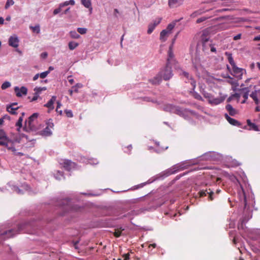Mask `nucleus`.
<instances>
[{
  "label": "nucleus",
  "mask_w": 260,
  "mask_h": 260,
  "mask_svg": "<svg viewBox=\"0 0 260 260\" xmlns=\"http://www.w3.org/2000/svg\"><path fill=\"white\" fill-rule=\"evenodd\" d=\"M9 138L3 129H0V145L5 146L8 150L15 152L16 150L14 146H10Z\"/></svg>",
  "instance_id": "obj_1"
},
{
  "label": "nucleus",
  "mask_w": 260,
  "mask_h": 260,
  "mask_svg": "<svg viewBox=\"0 0 260 260\" xmlns=\"http://www.w3.org/2000/svg\"><path fill=\"white\" fill-rule=\"evenodd\" d=\"M187 163L188 162L187 161H185L174 165L172 167L166 171L167 176L174 174L179 171L183 170L187 168V167L189 166V165H187Z\"/></svg>",
  "instance_id": "obj_2"
},
{
  "label": "nucleus",
  "mask_w": 260,
  "mask_h": 260,
  "mask_svg": "<svg viewBox=\"0 0 260 260\" xmlns=\"http://www.w3.org/2000/svg\"><path fill=\"white\" fill-rule=\"evenodd\" d=\"M58 205L62 207H66V210L76 211L79 208V206L75 204L71 200L68 198L60 200L58 203Z\"/></svg>",
  "instance_id": "obj_3"
},
{
  "label": "nucleus",
  "mask_w": 260,
  "mask_h": 260,
  "mask_svg": "<svg viewBox=\"0 0 260 260\" xmlns=\"http://www.w3.org/2000/svg\"><path fill=\"white\" fill-rule=\"evenodd\" d=\"M248 95L252 98L255 104H258L260 103V89L258 90L254 89L251 91L249 89L245 88V100L248 98Z\"/></svg>",
  "instance_id": "obj_4"
},
{
  "label": "nucleus",
  "mask_w": 260,
  "mask_h": 260,
  "mask_svg": "<svg viewBox=\"0 0 260 260\" xmlns=\"http://www.w3.org/2000/svg\"><path fill=\"white\" fill-rule=\"evenodd\" d=\"M39 114L35 113L31 115L28 119L26 120L25 125L26 128H29L31 131H35L36 127L35 126V120L38 118Z\"/></svg>",
  "instance_id": "obj_5"
},
{
  "label": "nucleus",
  "mask_w": 260,
  "mask_h": 260,
  "mask_svg": "<svg viewBox=\"0 0 260 260\" xmlns=\"http://www.w3.org/2000/svg\"><path fill=\"white\" fill-rule=\"evenodd\" d=\"M159 75L164 80H169L173 76L171 68L170 67V64H167L166 67L159 72Z\"/></svg>",
  "instance_id": "obj_6"
},
{
  "label": "nucleus",
  "mask_w": 260,
  "mask_h": 260,
  "mask_svg": "<svg viewBox=\"0 0 260 260\" xmlns=\"http://www.w3.org/2000/svg\"><path fill=\"white\" fill-rule=\"evenodd\" d=\"M163 110L166 112L175 113L180 116L183 114V111L179 107L170 104L164 105Z\"/></svg>",
  "instance_id": "obj_7"
},
{
  "label": "nucleus",
  "mask_w": 260,
  "mask_h": 260,
  "mask_svg": "<svg viewBox=\"0 0 260 260\" xmlns=\"http://www.w3.org/2000/svg\"><path fill=\"white\" fill-rule=\"evenodd\" d=\"M161 20V18H157L153 20L152 22L150 23L148 25L147 33L148 34H151L153 31V30L155 29V27L160 23Z\"/></svg>",
  "instance_id": "obj_8"
},
{
  "label": "nucleus",
  "mask_w": 260,
  "mask_h": 260,
  "mask_svg": "<svg viewBox=\"0 0 260 260\" xmlns=\"http://www.w3.org/2000/svg\"><path fill=\"white\" fill-rule=\"evenodd\" d=\"M14 91L17 97H21L23 95H26L27 93V89L25 86H22L19 88L18 86L14 87Z\"/></svg>",
  "instance_id": "obj_9"
},
{
  "label": "nucleus",
  "mask_w": 260,
  "mask_h": 260,
  "mask_svg": "<svg viewBox=\"0 0 260 260\" xmlns=\"http://www.w3.org/2000/svg\"><path fill=\"white\" fill-rule=\"evenodd\" d=\"M199 194L200 197H204L207 196L208 199L210 201H212L214 199L213 196L214 193L210 189L209 191L207 190H202L199 192Z\"/></svg>",
  "instance_id": "obj_10"
},
{
  "label": "nucleus",
  "mask_w": 260,
  "mask_h": 260,
  "mask_svg": "<svg viewBox=\"0 0 260 260\" xmlns=\"http://www.w3.org/2000/svg\"><path fill=\"white\" fill-rule=\"evenodd\" d=\"M202 46H203V51L205 52H208L209 50L210 49V47L212 46V43L207 38L204 39L202 38Z\"/></svg>",
  "instance_id": "obj_11"
},
{
  "label": "nucleus",
  "mask_w": 260,
  "mask_h": 260,
  "mask_svg": "<svg viewBox=\"0 0 260 260\" xmlns=\"http://www.w3.org/2000/svg\"><path fill=\"white\" fill-rule=\"evenodd\" d=\"M182 75L186 78V79L188 80V82L190 83L191 85L192 88V90L194 91L196 84V81L194 80V79L192 78V76H190L188 73L186 72H182ZM186 82H187V81H185Z\"/></svg>",
  "instance_id": "obj_12"
},
{
  "label": "nucleus",
  "mask_w": 260,
  "mask_h": 260,
  "mask_svg": "<svg viewBox=\"0 0 260 260\" xmlns=\"http://www.w3.org/2000/svg\"><path fill=\"white\" fill-rule=\"evenodd\" d=\"M232 68L233 75L238 79H242V69L237 67L236 65L232 66Z\"/></svg>",
  "instance_id": "obj_13"
},
{
  "label": "nucleus",
  "mask_w": 260,
  "mask_h": 260,
  "mask_svg": "<svg viewBox=\"0 0 260 260\" xmlns=\"http://www.w3.org/2000/svg\"><path fill=\"white\" fill-rule=\"evenodd\" d=\"M22 137H25V136L23 135L21 136L19 134L14 135L12 137V140L10 139L9 144L11 143V145H10V146H14L13 144L14 143H20L21 142V139Z\"/></svg>",
  "instance_id": "obj_14"
},
{
  "label": "nucleus",
  "mask_w": 260,
  "mask_h": 260,
  "mask_svg": "<svg viewBox=\"0 0 260 260\" xmlns=\"http://www.w3.org/2000/svg\"><path fill=\"white\" fill-rule=\"evenodd\" d=\"M63 168L67 171H70L72 168L75 167V164L69 160H64L62 162Z\"/></svg>",
  "instance_id": "obj_15"
},
{
  "label": "nucleus",
  "mask_w": 260,
  "mask_h": 260,
  "mask_svg": "<svg viewBox=\"0 0 260 260\" xmlns=\"http://www.w3.org/2000/svg\"><path fill=\"white\" fill-rule=\"evenodd\" d=\"M19 40L16 36H11L9 39V45L13 47L17 48L18 46Z\"/></svg>",
  "instance_id": "obj_16"
},
{
  "label": "nucleus",
  "mask_w": 260,
  "mask_h": 260,
  "mask_svg": "<svg viewBox=\"0 0 260 260\" xmlns=\"http://www.w3.org/2000/svg\"><path fill=\"white\" fill-rule=\"evenodd\" d=\"M224 117L226 120L232 125L235 126H240L241 124L237 120L230 117L228 114H224Z\"/></svg>",
  "instance_id": "obj_17"
},
{
  "label": "nucleus",
  "mask_w": 260,
  "mask_h": 260,
  "mask_svg": "<svg viewBox=\"0 0 260 260\" xmlns=\"http://www.w3.org/2000/svg\"><path fill=\"white\" fill-rule=\"evenodd\" d=\"M183 0H169V5L171 8L177 7L182 4Z\"/></svg>",
  "instance_id": "obj_18"
},
{
  "label": "nucleus",
  "mask_w": 260,
  "mask_h": 260,
  "mask_svg": "<svg viewBox=\"0 0 260 260\" xmlns=\"http://www.w3.org/2000/svg\"><path fill=\"white\" fill-rule=\"evenodd\" d=\"M224 99L221 98H215L214 97H211L209 99V103L211 104L214 105H218L223 101Z\"/></svg>",
  "instance_id": "obj_19"
},
{
  "label": "nucleus",
  "mask_w": 260,
  "mask_h": 260,
  "mask_svg": "<svg viewBox=\"0 0 260 260\" xmlns=\"http://www.w3.org/2000/svg\"><path fill=\"white\" fill-rule=\"evenodd\" d=\"M56 99V96H52L50 100L47 104H46L44 106L48 108L50 110H53L54 109L53 104L55 101Z\"/></svg>",
  "instance_id": "obj_20"
},
{
  "label": "nucleus",
  "mask_w": 260,
  "mask_h": 260,
  "mask_svg": "<svg viewBox=\"0 0 260 260\" xmlns=\"http://www.w3.org/2000/svg\"><path fill=\"white\" fill-rule=\"evenodd\" d=\"M170 34L167 30H162L160 34V40L162 42H165L169 35Z\"/></svg>",
  "instance_id": "obj_21"
},
{
  "label": "nucleus",
  "mask_w": 260,
  "mask_h": 260,
  "mask_svg": "<svg viewBox=\"0 0 260 260\" xmlns=\"http://www.w3.org/2000/svg\"><path fill=\"white\" fill-rule=\"evenodd\" d=\"M40 135L43 136H50L52 135L51 129L48 127H46L43 130L40 132Z\"/></svg>",
  "instance_id": "obj_22"
},
{
  "label": "nucleus",
  "mask_w": 260,
  "mask_h": 260,
  "mask_svg": "<svg viewBox=\"0 0 260 260\" xmlns=\"http://www.w3.org/2000/svg\"><path fill=\"white\" fill-rule=\"evenodd\" d=\"M16 234L15 231L14 230H10L7 231L3 233H2V235L5 236L6 238H9L12 237L14 235Z\"/></svg>",
  "instance_id": "obj_23"
},
{
  "label": "nucleus",
  "mask_w": 260,
  "mask_h": 260,
  "mask_svg": "<svg viewBox=\"0 0 260 260\" xmlns=\"http://www.w3.org/2000/svg\"><path fill=\"white\" fill-rule=\"evenodd\" d=\"M247 123L249 130H253L254 131H259L258 126L255 123L251 122L250 120H247Z\"/></svg>",
  "instance_id": "obj_24"
},
{
  "label": "nucleus",
  "mask_w": 260,
  "mask_h": 260,
  "mask_svg": "<svg viewBox=\"0 0 260 260\" xmlns=\"http://www.w3.org/2000/svg\"><path fill=\"white\" fill-rule=\"evenodd\" d=\"M226 110L229 112V114L231 116H234L236 114V110L233 108L231 105L228 104L225 107Z\"/></svg>",
  "instance_id": "obj_25"
},
{
  "label": "nucleus",
  "mask_w": 260,
  "mask_h": 260,
  "mask_svg": "<svg viewBox=\"0 0 260 260\" xmlns=\"http://www.w3.org/2000/svg\"><path fill=\"white\" fill-rule=\"evenodd\" d=\"M180 20H176L173 22H172V23H170L166 29H165L166 30H167L168 31V32L171 34V30L174 28V27H175L176 23L177 22H178Z\"/></svg>",
  "instance_id": "obj_26"
},
{
  "label": "nucleus",
  "mask_w": 260,
  "mask_h": 260,
  "mask_svg": "<svg viewBox=\"0 0 260 260\" xmlns=\"http://www.w3.org/2000/svg\"><path fill=\"white\" fill-rule=\"evenodd\" d=\"M82 4L86 8L92 10L91 3L90 0H81Z\"/></svg>",
  "instance_id": "obj_27"
},
{
  "label": "nucleus",
  "mask_w": 260,
  "mask_h": 260,
  "mask_svg": "<svg viewBox=\"0 0 260 260\" xmlns=\"http://www.w3.org/2000/svg\"><path fill=\"white\" fill-rule=\"evenodd\" d=\"M18 109V107H15L13 106V105H9L7 107V110L8 112L12 114H15V111Z\"/></svg>",
  "instance_id": "obj_28"
},
{
  "label": "nucleus",
  "mask_w": 260,
  "mask_h": 260,
  "mask_svg": "<svg viewBox=\"0 0 260 260\" xmlns=\"http://www.w3.org/2000/svg\"><path fill=\"white\" fill-rule=\"evenodd\" d=\"M225 55L228 57V61H229V63L231 64V65L232 66V67L234 66V65H235V63L234 59L233 58L232 54L228 53V52H225Z\"/></svg>",
  "instance_id": "obj_29"
},
{
  "label": "nucleus",
  "mask_w": 260,
  "mask_h": 260,
  "mask_svg": "<svg viewBox=\"0 0 260 260\" xmlns=\"http://www.w3.org/2000/svg\"><path fill=\"white\" fill-rule=\"evenodd\" d=\"M161 78L159 75H158V76L154 77L153 79L150 80V82H151L153 84H158L161 81Z\"/></svg>",
  "instance_id": "obj_30"
},
{
  "label": "nucleus",
  "mask_w": 260,
  "mask_h": 260,
  "mask_svg": "<svg viewBox=\"0 0 260 260\" xmlns=\"http://www.w3.org/2000/svg\"><path fill=\"white\" fill-rule=\"evenodd\" d=\"M69 5H75V1L74 0H70L69 1H66L64 3H61L59 4V7L61 8H62L63 7L68 6Z\"/></svg>",
  "instance_id": "obj_31"
},
{
  "label": "nucleus",
  "mask_w": 260,
  "mask_h": 260,
  "mask_svg": "<svg viewBox=\"0 0 260 260\" xmlns=\"http://www.w3.org/2000/svg\"><path fill=\"white\" fill-rule=\"evenodd\" d=\"M68 45L69 49L71 50H73L75 49L77 46H78L79 44L75 42H70Z\"/></svg>",
  "instance_id": "obj_32"
},
{
  "label": "nucleus",
  "mask_w": 260,
  "mask_h": 260,
  "mask_svg": "<svg viewBox=\"0 0 260 260\" xmlns=\"http://www.w3.org/2000/svg\"><path fill=\"white\" fill-rule=\"evenodd\" d=\"M174 57V54L172 50H169L168 51V57L167 59V64H170L171 62V60Z\"/></svg>",
  "instance_id": "obj_33"
},
{
  "label": "nucleus",
  "mask_w": 260,
  "mask_h": 260,
  "mask_svg": "<svg viewBox=\"0 0 260 260\" xmlns=\"http://www.w3.org/2000/svg\"><path fill=\"white\" fill-rule=\"evenodd\" d=\"M29 28L32 30L33 32L39 34L40 32V27L39 25H37L35 26H30Z\"/></svg>",
  "instance_id": "obj_34"
},
{
  "label": "nucleus",
  "mask_w": 260,
  "mask_h": 260,
  "mask_svg": "<svg viewBox=\"0 0 260 260\" xmlns=\"http://www.w3.org/2000/svg\"><path fill=\"white\" fill-rule=\"evenodd\" d=\"M230 78V80L229 81V82L235 86V90L238 89V87L239 86L240 83L238 81H234L231 78Z\"/></svg>",
  "instance_id": "obj_35"
},
{
  "label": "nucleus",
  "mask_w": 260,
  "mask_h": 260,
  "mask_svg": "<svg viewBox=\"0 0 260 260\" xmlns=\"http://www.w3.org/2000/svg\"><path fill=\"white\" fill-rule=\"evenodd\" d=\"M11 86V83L9 81H5L2 85L1 88L2 89H6Z\"/></svg>",
  "instance_id": "obj_36"
},
{
  "label": "nucleus",
  "mask_w": 260,
  "mask_h": 260,
  "mask_svg": "<svg viewBox=\"0 0 260 260\" xmlns=\"http://www.w3.org/2000/svg\"><path fill=\"white\" fill-rule=\"evenodd\" d=\"M55 177L57 180H61V178H64L63 176V173L62 172L58 171L57 173L55 175Z\"/></svg>",
  "instance_id": "obj_37"
},
{
  "label": "nucleus",
  "mask_w": 260,
  "mask_h": 260,
  "mask_svg": "<svg viewBox=\"0 0 260 260\" xmlns=\"http://www.w3.org/2000/svg\"><path fill=\"white\" fill-rule=\"evenodd\" d=\"M70 36L72 38L78 39L80 38V35L77 33L75 31H70Z\"/></svg>",
  "instance_id": "obj_38"
},
{
  "label": "nucleus",
  "mask_w": 260,
  "mask_h": 260,
  "mask_svg": "<svg viewBox=\"0 0 260 260\" xmlns=\"http://www.w3.org/2000/svg\"><path fill=\"white\" fill-rule=\"evenodd\" d=\"M77 31L81 35H84L86 33L87 29L85 28L79 27L77 28Z\"/></svg>",
  "instance_id": "obj_39"
},
{
  "label": "nucleus",
  "mask_w": 260,
  "mask_h": 260,
  "mask_svg": "<svg viewBox=\"0 0 260 260\" xmlns=\"http://www.w3.org/2000/svg\"><path fill=\"white\" fill-rule=\"evenodd\" d=\"M14 2L13 0H7V2L5 5V9H7L10 6L14 4Z\"/></svg>",
  "instance_id": "obj_40"
},
{
  "label": "nucleus",
  "mask_w": 260,
  "mask_h": 260,
  "mask_svg": "<svg viewBox=\"0 0 260 260\" xmlns=\"http://www.w3.org/2000/svg\"><path fill=\"white\" fill-rule=\"evenodd\" d=\"M203 12V11L202 10H198V11L193 12L191 14V16L193 17H195L197 16L198 15H201V14H202Z\"/></svg>",
  "instance_id": "obj_41"
},
{
  "label": "nucleus",
  "mask_w": 260,
  "mask_h": 260,
  "mask_svg": "<svg viewBox=\"0 0 260 260\" xmlns=\"http://www.w3.org/2000/svg\"><path fill=\"white\" fill-rule=\"evenodd\" d=\"M23 121V117L22 116H21L19 117L18 121L17 122L16 125L17 126H19V128H20L22 126V122Z\"/></svg>",
  "instance_id": "obj_42"
},
{
  "label": "nucleus",
  "mask_w": 260,
  "mask_h": 260,
  "mask_svg": "<svg viewBox=\"0 0 260 260\" xmlns=\"http://www.w3.org/2000/svg\"><path fill=\"white\" fill-rule=\"evenodd\" d=\"M49 73V71H47L41 73L40 74H39V75L41 78L44 79L48 75Z\"/></svg>",
  "instance_id": "obj_43"
},
{
  "label": "nucleus",
  "mask_w": 260,
  "mask_h": 260,
  "mask_svg": "<svg viewBox=\"0 0 260 260\" xmlns=\"http://www.w3.org/2000/svg\"><path fill=\"white\" fill-rule=\"evenodd\" d=\"M47 124V127H48L49 128H50V129L51 128H52L53 126H54V124L52 122V119H49L47 122L46 123Z\"/></svg>",
  "instance_id": "obj_44"
},
{
  "label": "nucleus",
  "mask_w": 260,
  "mask_h": 260,
  "mask_svg": "<svg viewBox=\"0 0 260 260\" xmlns=\"http://www.w3.org/2000/svg\"><path fill=\"white\" fill-rule=\"evenodd\" d=\"M13 190L18 194H22L23 193L22 190L17 186H14Z\"/></svg>",
  "instance_id": "obj_45"
},
{
  "label": "nucleus",
  "mask_w": 260,
  "mask_h": 260,
  "mask_svg": "<svg viewBox=\"0 0 260 260\" xmlns=\"http://www.w3.org/2000/svg\"><path fill=\"white\" fill-rule=\"evenodd\" d=\"M121 235V231L119 230H115L114 233V235L116 237H119Z\"/></svg>",
  "instance_id": "obj_46"
},
{
  "label": "nucleus",
  "mask_w": 260,
  "mask_h": 260,
  "mask_svg": "<svg viewBox=\"0 0 260 260\" xmlns=\"http://www.w3.org/2000/svg\"><path fill=\"white\" fill-rule=\"evenodd\" d=\"M65 113L66 114V115L68 117H72L73 116L72 112L71 110H65Z\"/></svg>",
  "instance_id": "obj_47"
},
{
  "label": "nucleus",
  "mask_w": 260,
  "mask_h": 260,
  "mask_svg": "<svg viewBox=\"0 0 260 260\" xmlns=\"http://www.w3.org/2000/svg\"><path fill=\"white\" fill-rule=\"evenodd\" d=\"M207 19V18L206 17H203L200 18L197 20V23H200L202 22L205 21Z\"/></svg>",
  "instance_id": "obj_48"
},
{
  "label": "nucleus",
  "mask_w": 260,
  "mask_h": 260,
  "mask_svg": "<svg viewBox=\"0 0 260 260\" xmlns=\"http://www.w3.org/2000/svg\"><path fill=\"white\" fill-rule=\"evenodd\" d=\"M61 8L59 6L58 8L56 9L53 11V14L56 15L58 14L61 11Z\"/></svg>",
  "instance_id": "obj_49"
},
{
  "label": "nucleus",
  "mask_w": 260,
  "mask_h": 260,
  "mask_svg": "<svg viewBox=\"0 0 260 260\" xmlns=\"http://www.w3.org/2000/svg\"><path fill=\"white\" fill-rule=\"evenodd\" d=\"M41 89V87H35L34 89V91L37 94H39L42 91V90H40Z\"/></svg>",
  "instance_id": "obj_50"
},
{
  "label": "nucleus",
  "mask_w": 260,
  "mask_h": 260,
  "mask_svg": "<svg viewBox=\"0 0 260 260\" xmlns=\"http://www.w3.org/2000/svg\"><path fill=\"white\" fill-rule=\"evenodd\" d=\"M39 96V94H37L35 92V95H34V97L32 98V99L30 100V102H33V101H36L38 99Z\"/></svg>",
  "instance_id": "obj_51"
},
{
  "label": "nucleus",
  "mask_w": 260,
  "mask_h": 260,
  "mask_svg": "<svg viewBox=\"0 0 260 260\" xmlns=\"http://www.w3.org/2000/svg\"><path fill=\"white\" fill-rule=\"evenodd\" d=\"M122 257H123L124 260H127L129 259V253L124 254Z\"/></svg>",
  "instance_id": "obj_52"
},
{
  "label": "nucleus",
  "mask_w": 260,
  "mask_h": 260,
  "mask_svg": "<svg viewBox=\"0 0 260 260\" xmlns=\"http://www.w3.org/2000/svg\"><path fill=\"white\" fill-rule=\"evenodd\" d=\"M241 34H239L236 36H235L234 37V40H238L239 39H240L241 37Z\"/></svg>",
  "instance_id": "obj_53"
},
{
  "label": "nucleus",
  "mask_w": 260,
  "mask_h": 260,
  "mask_svg": "<svg viewBox=\"0 0 260 260\" xmlns=\"http://www.w3.org/2000/svg\"><path fill=\"white\" fill-rule=\"evenodd\" d=\"M48 55L47 53L46 52H43L41 54V57L43 58H46Z\"/></svg>",
  "instance_id": "obj_54"
},
{
  "label": "nucleus",
  "mask_w": 260,
  "mask_h": 260,
  "mask_svg": "<svg viewBox=\"0 0 260 260\" xmlns=\"http://www.w3.org/2000/svg\"><path fill=\"white\" fill-rule=\"evenodd\" d=\"M210 50L212 52H216V48L213 45H212L211 47H210Z\"/></svg>",
  "instance_id": "obj_55"
},
{
  "label": "nucleus",
  "mask_w": 260,
  "mask_h": 260,
  "mask_svg": "<svg viewBox=\"0 0 260 260\" xmlns=\"http://www.w3.org/2000/svg\"><path fill=\"white\" fill-rule=\"evenodd\" d=\"M83 85L81 83H77L76 84V85L74 86H73L72 88H75V87H77V88H81L82 87Z\"/></svg>",
  "instance_id": "obj_56"
},
{
  "label": "nucleus",
  "mask_w": 260,
  "mask_h": 260,
  "mask_svg": "<svg viewBox=\"0 0 260 260\" xmlns=\"http://www.w3.org/2000/svg\"><path fill=\"white\" fill-rule=\"evenodd\" d=\"M57 105L56 111V112H58V110L59 108H60V107L61 106V104L60 102H59V101H58L57 102Z\"/></svg>",
  "instance_id": "obj_57"
},
{
  "label": "nucleus",
  "mask_w": 260,
  "mask_h": 260,
  "mask_svg": "<svg viewBox=\"0 0 260 260\" xmlns=\"http://www.w3.org/2000/svg\"><path fill=\"white\" fill-rule=\"evenodd\" d=\"M244 222V220H241V224L238 226V229L240 230L241 229H243V223Z\"/></svg>",
  "instance_id": "obj_58"
},
{
  "label": "nucleus",
  "mask_w": 260,
  "mask_h": 260,
  "mask_svg": "<svg viewBox=\"0 0 260 260\" xmlns=\"http://www.w3.org/2000/svg\"><path fill=\"white\" fill-rule=\"evenodd\" d=\"M204 96H205V98H208L209 101L210 98L212 97V96L211 94H209V93H205L204 94Z\"/></svg>",
  "instance_id": "obj_59"
},
{
  "label": "nucleus",
  "mask_w": 260,
  "mask_h": 260,
  "mask_svg": "<svg viewBox=\"0 0 260 260\" xmlns=\"http://www.w3.org/2000/svg\"><path fill=\"white\" fill-rule=\"evenodd\" d=\"M253 40L255 41H260V35L255 37Z\"/></svg>",
  "instance_id": "obj_60"
},
{
  "label": "nucleus",
  "mask_w": 260,
  "mask_h": 260,
  "mask_svg": "<svg viewBox=\"0 0 260 260\" xmlns=\"http://www.w3.org/2000/svg\"><path fill=\"white\" fill-rule=\"evenodd\" d=\"M194 96L197 99H198V100H201L202 99V97L199 94H198L197 93H196Z\"/></svg>",
  "instance_id": "obj_61"
},
{
  "label": "nucleus",
  "mask_w": 260,
  "mask_h": 260,
  "mask_svg": "<svg viewBox=\"0 0 260 260\" xmlns=\"http://www.w3.org/2000/svg\"><path fill=\"white\" fill-rule=\"evenodd\" d=\"M39 76H40L39 74H37L36 75H35L33 78V80L36 81V80H37L38 79Z\"/></svg>",
  "instance_id": "obj_62"
},
{
  "label": "nucleus",
  "mask_w": 260,
  "mask_h": 260,
  "mask_svg": "<svg viewBox=\"0 0 260 260\" xmlns=\"http://www.w3.org/2000/svg\"><path fill=\"white\" fill-rule=\"evenodd\" d=\"M79 243V241H77L75 242H74V246L75 247V249H78V247H77V244H78Z\"/></svg>",
  "instance_id": "obj_63"
},
{
  "label": "nucleus",
  "mask_w": 260,
  "mask_h": 260,
  "mask_svg": "<svg viewBox=\"0 0 260 260\" xmlns=\"http://www.w3.org/2000/svg\"><path fill=\"white\" fill-rule=\"evenodd\" d=\"M5 118V116H4L3 118H0V125H2L3 124Z\"/></svg>",
  "instance_id": "obj_64"
}]
</instances>
